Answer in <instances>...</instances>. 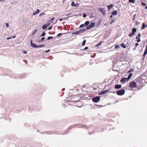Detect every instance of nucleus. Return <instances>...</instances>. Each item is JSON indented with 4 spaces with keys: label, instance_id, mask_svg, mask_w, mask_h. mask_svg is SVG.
<instances>
[{
    "label": "nucleus",
    "instance_id": "nucleus-45",
    "mask_svg": "<svg viewBox=\"0 0 147 147\" xmlns=\"http://www.w3.org/2000/svg\"><path fill=\"white\" fill-rule=\"evenodd\" d=\"M49 51H50V50L49 49V50H48L47 51H45V52L46 53H48V52H49Z\"/></svg>",
    "mask_w": 147,
    "mask_h": 147
},
{
    "label": "nucleus",
    "instance_id": "nucleus-16",
    "mask_svg": "<svg viewBox=\"0 0 147 147\" xmlns=\"http://www.w3.org/2000/svg\"><path fill=\"white\" fill-rule=\"evenodd\" d=\"M32 40H31V44L32 47H33L34 48H36V46L34 44H33L32 42Z\"/></svg>",
    "mask_w": 147,
    "mask_h": 147
},
{
    "label": "nucleus",
    "instance_id": "nucleus-4",
    "mask_svg": "<svg viewBox=\"0 0 147 147\" xmlns=\"http://www.w3.org/2000/svg\"><path fill=\"white\" fill-rule=\"evenodd\" d=\"M95 23L94 22H92L90 23V25L86 27V29L88 30H89L93 27H94L95 26Z\"/></svg>",
    "mask_w": 147,
    "mask_h": 147
},
{
    "label": "nucleus",
    "instance_id": "nucleus-9",
    "mask_svg": "<svg viewBox=\"0 0 147 147\" xmlns=\"http://www.w3.org/2000/svg\"><path fill=\"white\" fill-rule=\"evenodd\" d=\"M147 46H146V49L142 57H143V59H144V58L145 57V55L147 54Z\"/></svg>",
    "mask_w": 147,
    "mask_h": 147
},
{
    "label": "nucleus",
    "instance_id": "nucleus-40",
    "mask_svg": "<svg viewBox=\"0 0 147 147\" xmlns=\"http://www.w3.org/2000/svg\"><path fill=\"white\" fill-rule=\"evenodd\" d=\"M61 35H62V34L61 33H59L57 35V36H59Z\"/></svg>",
    "mask_w": 147,
    "mask_h": 147
},
{
    "label": "nucleus",
    "instance_id": "nucleus-37",
    "mask_svg": "<svg viewBox=\"0 0 147 147\" xmlns=\"http://www.w3.org/2000/svg\"><path fill=\"white\" fill-rule=\"evenodd\" d=\"M5 25L7 27H9V24L8 23H6L5 24Z\"/></svg>",
    "mask_w": 147,
    "mask_h": 147
},
{
    "label": "nucleus",
    "instance_id": "nucleus-46",
    "mask_svg": "<svg viewBox=\"0 0 147 147\" xmlns=\"http://www.w3.org/2000/svg\"><path fill=\"white\" fill-rule=\"evenodd\" d=\"M88 49V47H85L84 49L86 50H87Z\"/></svg>",
    "mask_w": 147,
    "mask_h": 147
},
{
    "label": "nucleus",
    "instance_id": "nucleus-38",
    "mask_svg": "<svg viewBox=\"0 0 147 147\" xmlns=\"http://www.w3.org/2000/svg\"><path fill=\"white\" fill-rule=\"evenodd\" d=\"M86 16V15L85 14H84L83 15V18H85Z\"/></svg>",
    "mask_w": 147,
    "mask_h": 147
},
{
    "label": "nucleus",
    "instance_id": "nucleus-7",
    "mask_svg": "<svg viewBox=\"0 0 147 147\" xmlns=\"http://www.w3.org/2000/svg\"><path fill=\"white\" fill-rule=\"evenodd\" d=\"M128 80L127 78H122L120 80V82H121L125 83L127 82Z\"/></svg>",
    "mask_w": 147,
    "mask_h": 147
},
{
    "label": "nucleus",
    "instance_id": "nucleus-33",
    "mask_svg": "<svg viewBox=\"0 0 147 147\" xmlns=\"http://www.w3.org/2000/svg\"><path fill=\"white\" fill-rule=\"evenodd\" d=\"M134 69H131L128 72V73H129L130 72H133L134 71Z\"/></svg>",
    "mask_w": 147,
    "mask_h": 147
},
{
    "label": "nucleus",
    "instance_id": "nucleus-49",
    "mask_svg": "<svg viewBox=\"0 0 147 147\" xmlns=\"http://www.w3.org/2000/svg\"><path fill=\"white\" fill-rule=\"evenodd\" d=\"M52 28V27L51 26V27H49L48 28V30H50L51 28Z\"/></svg>",
    "mask_w": 147,
    "mask_h": 147
},
{
    "label": "nucleus",
    "instance_id": "nucleus-32",
    "mask_svg": "<svg viewBox=\"0 0 147 147\" xmlns=\"http://www.w3.org/2000/svg\"><path fill=\"white\" fill-rule=\"evenodd\" d=\"M86 41L85 40H84L83 41V42L82 43V45L83 46V45H84L86 43Z\"/></svg>",
    "mask_w": 147,
    "mask_h": 147
},
{
    "label": "nucleus",
    "instance_id": "nucleus-18",
    "mask_svg": "<svg viewBox=\"0 0 147 147\" xmlns=\"http://www.w3.org/2000/svg\"><path fill=\"white\" fill-rule=\"evenodd\" d=\"M132 76V74L131 73L129 74V76L128 77V78H127V79L128 80L130 79V78H131Z\"/></svg>",
    "mask_w": 147,
    "mask_h": 147
},
{
    "label": "nucleus",
    "instance_id": "nucleus-52",
    "mask_svg": "<svg viewBox=\"0 0 147 147\" xmlns=\"http://www.w3.org/2000/svg\"><path fill=\"white\" fill-rule=\"evenodd\" d=\"M33 34V33H32V35H31V36H32L33 35V34Z\"/></svg>",
    "mask_w": 147,
    "mask_h": 147
},
{
    "label": "nucleus",
    "instance_id": "nucleus-22",
    "mask_svg": "<svg viewBox=\"0 0 147 147\" xmlns=\"http://www.w3.org/2000/svg\"><path fill=\"white\" fill-rule=\"evenodd\" d=\"M45 46V45H38L36 46V48H39V47H44Z\"/></svg>",
    "mask_w": 147,
    "mask_h": 147
},
{
    "label": "nucleus",
    "instance_id": "nucleus-51",
    "mask_svg": "<svg viewBox=\"0 0 147 147\" xmlns=\"http://www.w3.org/2000/svg\"><path fill=\"white\" fill-rule=\"evenodd\" d=\"M145 8H146V9H147V6H146V7Z\"/></svg>",
    "mask_w": 147,
    "mask_h": 147
},
{
    "label": "nucleus",
    "instance_id": "nucleus-41",
    "mask_svg": "<svg viewBox=\"0 0 147 147\" xmlns=\"http://www.w3.org/2000/svg\"><path fill=\"white\" fill-rule=\"evenodd\" d=\"M45 39V37L42 38L41 39V41H42L43 40H44Z\"/></svg>",
    "mask_w": 147,
    "mask_h": 147
},
{
    "label": "nucleus",
    "instance_id": "nucleus-21",
    "mask_svg": "<svg viewBox=\"0 0 147 147\" xmlns=\"http://www.w3.org/2000/svg\"><path fill=\"white\" fill-rule=\"evenodd\" d=\"M135 34V33H134V32H131V33H130L129 34V37H131L133 35H134Z\"/></svg>",
    "mask_w": 147,
    "mask_h": 147
},
{
    "label": "nucleus",
    "instance_id": "nucleus-27",
    "mask_svg": "<svg viewBox=\"0 0 147 147\" xmlns=\"http://www.w3.org/2000/svg\"><path fill=\"white\" fill-rule=\"evenodd\" d=\"M119 48V46L118 45H117L115 46V48L116 49H117V48Z\"/></svg>",
    "mask_w": 147,
    "mask_h": 147
},
{
    "label": "nucleus",
    "instance_id": "nucleus-39",
    "mask_svg": "<svg viewBox=\"0 0 147 147\" xmlns=\"http://www.w3.org/2000/svg\"><path fill=\"white\" fill-rule=\"evenodd\" d=\"M37 30H34V32H33V34H34L36 33V32Z\"/></svg>",
    "mask_w": 147,
    "mask_h": 147
},
{
    "label": "nucleus",
    "instance_id": "nucleus-31",
    "mask_svg": "<svg viewBox=\"0 0 147 147\" xmlns=\"http://www.w3.org/2000/svg\"><path fill=\"white\" fill-rule=\"evenodd\" d=\"M138 45H139V44L138 43H136V44H135L136 46L134 48V50L136 49Z\"/></svg>",
    "mask_w": 147,
    "mask_h": 147
},
{
    "label": "nucleus",
    "instance_id": "nucleus-29",
    "mask_svg": "<svg viewBox=\"0 0 147 147\" xmlns=\"http://www.w3.org/2000/svg\"><path fill=\"white\" fill-rule=\"evenodd\" d=\"M101 43H102L101 41L98 44H97L96 45V47H98V46H99L101 44Z\"/></svg>",
    "mask_w": 147,
    "mask_h": 147
},
{
    "label": "nucleus",
    "instance_id": "nucleus-11",
    "mask_svg": "<svg viewBox=\"0 0 147 147\" xmlns=\"http://www.w3.org/2000/svg\"><path fill=\"white\" fill-rule=\"evenodd\" d=\"M109 91V90H106L102 91L99 93V95L107 93Z\"/></svg>",
    "mask_w": 147,
    "mask_h": 147
},
{
    "label": "nucleus",
    "instance_id": "nucleus-44",
    "mask_svg": "<svg viewBox=\"0 0 147 147\" xmlns=\"http://www.w3.org/2000/svg\"><path fill=\"white\" fill-rule=\"evenodd\" d=\"M136 14L134 15V17H133V20H134V18H135V17H136Z\"/></svg>",
    "mask_w": 147,
    "mask_h": 147
},
{
    "label": "nucleus",
    "instance_id": "nucleus-10",
    "mask_svg": "<svg viewBox=\"0 0 147 147\" xmlns=\"http://www.w3.org/2000/svg\"><path fill=\"white\" fill-rule=\"evenodd\" d=\"M49 25V24H44L42 27V28L43 29H46L47 28V27Z\"/></svg>",
    "mask_w": 147,
    "mask_h": 147
},
{
    "label": "nucleus",
    "instance_id": "nucleus-42",
    "mask_svg": "<svg viewBox=\"0 0 147 147\" xmlns=\"http://www.w3.org/2000/svg\"><path fill=\"white\" fill-rule=\"evenodd\" d=\"M65 19V18H63V19H59V20L60 21H62L63 20V19Z\"/></svg>",
    "mask_w": 147,
    "mask_h": 147
},
{
    "label": "nucleus",
    "instance_id": "nucleus-6",
    "mask_svg": "<svg viewBox=\"0 0 147 147\" xmlns=\"http://www.w3.org/2000/svg\"><path fill=\"white\" fill-rule=\"evenodd\" d=\"M85 30L84 29H80L78 31L75 32V34H78L80 33H82L85 31Z\"/></svg>",
    "mask_w": 147,
    "mask_h": 147
},
{
    "label": "nucleus",
    "instance_id": "nucleus-36",
    "mask_svg": "<svg viewBox=\"0 0 147 147\" xmlns=\"http://www.w3.org/2000/svg\"><path fill=\"white\" fill-rule=\"evenodd\" d=\"M141 4H142V5L143 6H145L146 5V3H142Z\"/></svg>",
    "mask_w": 147,
    "mask_h": 147
},
{
    "label": "nucleus",
    "instance_id": "nucleus-23",
    "mask_svg": "<svg viewBox=\"0 0 147 147\" xmlns=\"http://www.w3.org/2000/svg\"><path fill=\"white\" fill-rule=\"evenodd\" d=\"M136 29L135 28H134L132 30V32L134 33L136 32Z\"/></svg>",
    "mask_w": 147,
    "mask_h": 147
},
{
    "label": "nucleus",
    "instance_id": "nucleus-35",
    "mask_svg": "<svg viewBox=\"0 0 147 147\" xmlns=\"http://www.w3.org/2000/svg\"><path fill=\"white\" fill-rule=\"evenodd\" d=\"M136 36L138 37H140L141 36V35L139 33L138 34V35Z\"/></svg>",
    "mask_w": 147,
    "mask_h": 147
},
{
    "label": "nucleus",
    "instance_id": "nucleus-26",
    "mask_svg": "<svg viewBox=\"0 0 147 147\" xmlns=\"http://www.w3.org/2000/svg\"><path fill=\"white\" fill-rule=\"evenodd\" d=\"M46 35V33L45 32H43L40 36H43Z\"/></svg>",
    "mask_w": 147,
    "mask_h": 147
},
{
    "label": "nucleus",
    "instance_id": "nucleus-14",
    "mask_svg": "<svg viewBox=\"0 0 147 147\" xmlns=\"http://www.w3.org/2000/svg\"><path fill=\"white\" fill-rule=\"evenodd\" d=\"M121 86L120 85H115V89H119L121 88Z\"/></svg>",
    "mask_w": 147,
    "mask_h": 147
},
{
    "label": "nucleus",
    "instance_id": "nucleus-34",
    "mask_svg": "<svg viewBox=\"0 0 147 147\" xmlns=\"http://www.w3.org/2000/svg\"><path fill=\"white\" fill-rule=\"evenodd\" d=\"M84 24H82L80 26V28H82V27H84Z\"/></svg>",
    "mask_w": 147,
    "mask_h": 147
},
{
    "label": "nucleus",
    "instance_id": "nucleus-1",
    "mask_svg": "<svg viewBox=\"0 0 147 147\" xmlns=\"http://www.w3.org/2000/svg\"><path fill=\"white\" fill-rule=\"evenodd\" d=\"M129 86L132 88H136L137 87L136 83L135 82H132L129 83Z\"/></svg>",
    "mask_w": 147,
    "mask_h": 147
},
{
    "label": "nucleus",
    "instance_id": "nucleus-47",
    "mask_svg": "<svg viewBox=\"0 0 147 147\" xmlns=\"http://www.w3.org/2000/svg\"><path fill=\"white\" fill-rule=\"evenodd\" d=\"M55 18L54 17L52 18H51V21H53V20H54L55 19Z\"/></svg>",
    "mask_w": 147,
    "mask_h": 147
},
{
    "label": "nucleus",
    "instance_id": "nucleus-17",
    "mask_svg": "<svg viewBox=\"0 0 147 147\" xmlns=\"http://www.w3.org/2000/svg\"><path fill=\"white\" fill-rule=\"evenodd\" d=\"M39 9H37L36 10V11L35 13H33V14L34 15H35L36 14L38 13L39 12Z\"/></svg>",
    "mask_w": 147,
    "mask_h": 147
},
{
    "label": "nucleus",
    "instance_id": "nucleus-20",
    "mask_svg": "<svg viewBox=\"0 0 147 147\" xmlns=\"http://www.w3.org/2000/svg\"><path fill=\"white\" fill-rule=\"evenodd\" d=\"M121 47L125 48H126V46L123 43H122L121 44Z\"/></svg>",
    "mask_w": 147,
    "mask_h": 147
},
{
    "label": "nucleus",
    "instance_id": "nucleus-8",
    "mask_svg": "<svg viewBox=\"0 0 147 147\" xmlns=\"http://www.w3.org/2000/svg\"><path fill=\"white\" fill-rule=\"evenodd\" d=\"M71 6L75 7H77L79 5V4L78 3H77L76 4L74 3V2H72L71 4Z\"/></svg>",
    "mask_w": 147,
    "mask_h": 147
},
{
    "label": "nucleus",
    "instance_id": "nucleus-5",
    "mask_svg": "<svg viewBox=\"0 0 147 147\" xmlns=\"http://www.w3.org/2000/svg\"><path fill=\"white\" fill-rule=\"evenodd\" d=\"M99 10L102 13L103 15H104L105 14L106 11L104 8H99Z\"/></svg>",
    "mask_w": 147,
    "mask_h": 147
},
{
    "label": "nucleus",
    "instance_id": "nucleus-50",
    "mask_svg": "<svg viewBox=\"0 0 147 147\" xmlns=\"http://www.w3.org/2000/svg\"><path fill=\"white\" fill-rule=\"evenodd\" d=\"M112 15H111V16H110V18H112V17H113Z\"/></svg>",
    "mask_w": 147,
    "mask_h": 147
},
{
    "label": "nucleus",
    "instance_id": "nucleus-30",
    "mask_svg": "<svg viewBox=\"0 0 147 147\" xmlns=\"http://www.w3.org/2000/svg\"><path fill=\"white\" fill-rule=\"evenodd\" d=\"M53 37L52 36H49L47 38V40H49L53 39Z\"/></svg>",
    "mask_w": 147,
    "mask_h": 147
},
{
    "label": "nucleus",
    "instance_id": "nucleus-3",
    "mask_svg": "<svg viewBox=\"0 0 147 147\" xmlns=\"http://www.w3.org/2000/svg\"><path fill=\"white\" fill-rule=\"evenodd\" d=\"M92 101L95 102H97L99 101L100 100V97L99 96H96L95 97L92 98Z\"/></svg>",
    "mask_w": 147,
    "mask_h": 147
},
{
    "label": "nucleus",
    "instance_id": "nucleus-12",
    "mask_svg": "<svg viewBox=\"0 0 147 147\" xmlns=\"http://www.w3.org/2000/svg\"><path fill=\"white\" fill-rule=\"evenodd\" d=\"M111 14L113 15H116L117 14V10H114L112 12Z\"/></svg>",
    "mask_w": 147,
    "mask_h": 147
},
{
    "label": "nucleus",
    "instance_id": "nucleus-19",
    "mask_svg": "<svg viewBox=\"0 0 147 147\" xmlns=\"http://www.w3.org/2000/svg\"><path fill=\"white\" fill-rule=\"evenodd\" d=\"M137 41L138 42H139L140 41V38L138 36H136V38Z\"/></svg>",
    "mask_w": 147,
    "mask_h": 147
},
{
    "label": "nucleus",
    "instance_id": "nucleus-2",
    "mask_svg": "<svg viewBox=\"0 0 147 147\" xmlns=\"http://www.w3.org/2000/svg\"><path fill=\"white\" fill-rule=\"evenodd\" d=\"M125 92V90L124 89L120 90L117 92V94L119 95H123Z\"/></svg>",
    "mask_w": 147,
    "mask_h": 147
},
{
    "label": "nucleus",
    "instance_id": "nucleus-48",
    "mask_svg": "<svg viewBox=\"0 0 147 147\" xmlns=\"http://www.w3.org/2000/svg\"><path fill=\"white\" fill-rule=\"evenodd\" d=\"M23 53L24 54H26L27 53V52L25 51H23Z\"/></svg>",
    "mask_w": 147,
    "mask_h": 147
},
{
    "label": "nucleus",
    "instance_id": "nucleus-15",
    "mask_svg": "<svg viewBox=\"0 0 147 147\" xmlns=\"http://www.w3.org/2000/svg\"><path fill=\"white\" fill-rule=\"evenodd\" d=\"M113 5L111 4L110 5H108L107 7L109 10H110L113 7Z\"/></svg>",
    "mask_w": 147,
    "mask_h": 147
},
{
    "label": "nucleus",
    "instance_id": "nucleus-24",
    "mask_svg": "<svg viewBox=\"0 0 147 147\" xmlns=\"http://www.w3.org/2000/svg\"><path fill=\"white\" fill-rule=\"evenodd\" d=\"M89 24V22L88 21H86L84 23L85 25L86 26L88 25Z\"/></svg>",
    "mask_w": 147,
    "mask_h": 147
},
{
    "label": "nucleus",
    "instance_id": "nucleus-25",
    "mask_svg": "<svg viewBox=\"0 0 147 147\" xmlns=\"http://www.w3.org/2000/svg\"><path fill=\"white\" fill-rule=\"evenodd\" d=\"M129 1L130 3H134L135 2V0H129Z\"/></svg>",
    "mask_w": 147,
    "mask_h": 147
},
{
    "label": "nucleus",
    "instance_id": "nucleus-28",
    "mask_svg": "<svg viewBox=\"0 0 147 147\" xmlns=\"http://www.w3.org/2000/svg\"><path fill=\"white\" fill-rule=\"evenodd\" d=\"M16 37V36H15H15H13V37H12H12H8V38H7V40H8L9 39H11V38H15Z\"/></svg>",
    "mask_w": 147,
    "mask_h": 147
},
{
    "label": "nucleus",
    "instance_id": "nucleus-43",
    "mask_svg": "<svg viewBox=\"0 0 147 147\" xmlns=\"http://www.w3.org/2000/svg\"><path fill=\"white\" fill-rule=\"evenodd\" d=\"M115 22V20H113L110 23V24H112L113 22Z\"/></svg>",
    "mask_w": 147,
    "mask_h": 147
},
{
    "label": "nucleus",
    "instance_id": "nucleus-13",
    "mask_svg": "<svg viewBox=\"0 0 147 147\" xmlns=\"http://www.w3.org/2000/svg\"><path fill=\"white\" fill-rule=\"evenodd\" d=\"M142 29L143 30L146 27H147V25H145L144 23H142Z\"/></svg>",
    "mask_w": 147,
    "mask_h": 147
}]
</instances>
